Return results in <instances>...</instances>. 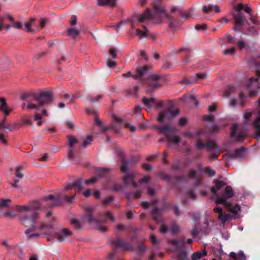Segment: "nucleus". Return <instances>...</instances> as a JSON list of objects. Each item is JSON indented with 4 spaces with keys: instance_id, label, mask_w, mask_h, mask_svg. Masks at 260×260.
<instances>
[{
    "instance_id": "nucleus-2",
    "label": "nucleus",
    "mask_w": 260,
    "mask_h": 260,
    "mask_svg": "<svg viewBox=\"0 0 260 260\" xmlns=\"http://www.w3.org/2000/svg\"><path fill=\"white\" fill-rule=\"evenodd\" d=\"M154 13L152 14L149 9H147L143 14L138 18L139 22L142 23L148 20H152L156 23H162L165 19L169 22L170 28H174L175 25L172 21L173 16L169 15L164 7L160 5H153L152 6Z\"/></svg>"
},
{
    "instance_id": "nucleus-28",
    "label": "nucleus",
    "mask_w": 260,
    "mask_h": 260,
    "mask_svg": "<svg viewBox=\"0 0 260 260\" xmlns=\"http://www.w3.org/2000/svg\"><path fill=\"white\" fill-rule=\"evenodd\" d=\"M143 30H141L139 28H138L136 29V35L137 36H140L141 38L148 37V35H149L148 29L145 26H143Z\"/></svg>"
},
{
    "instance_id": "nucleus-8",
    "label": "nucleus",
    "mask_w": 260,
    "mask_h": 260,
    "mask_svg": "<svg viewBox=\"0 0 260 260\" xmlns=\"http://www.w3.org/2000/svg\"><path fill=\"white\" fill-rule=\"evenodd\" d=\"M179 113L178 109L173 110L172 109H168L165 111L160 112L157 117V120L160 123H163L165 119H171L175 117Z\"/></svg>"
},
{
    "instance_id": "nucleus-22",
    "label": "nucleus",
    "mask_w": 260,
    "mask_h": 260,
    "mask_svg": "<svg viewBox=\"0 0 260 260\" xmlns=\"http://www.w3.org/2000/svg\"><path fill=\"white\" fill-rule=\"evenodd\" d=\"M149 68H151V67H149L147 66H144L143 67L138 68L137 69V74L133 75L132 77L134 79H137L142 77L147 72Z\"/></svg>"
},
{
    "instance_id": "nucleus-26",
    "label": "nucleus",
    "mask_w": 260,
    "mask_h": 260,
    "mask_svg": "<svg viewBox=\"0 0 260 260\" xmlns=\"http://www.w3.org/2000/svg\"><path fill=\"white\" fill-rule=\"evenodd\" d=\"M72 188H74L75 190L77 191V193H79V191L82 189L80 181H76L72 184L68 185L66 187V189H70Z\"/></svg>"
},
{
    "instance_id": "nucleus-12",
    "label": "nucleus",
    "mask_w": 260,
    "mask_h": 260,
    "mask_svg": "<svg viewBox=\"0 0 260 260\" xmlns=\"http://www.w3.org/2000/svg\"><path fill=\"white\" fill-rule=\"evenodd\" d=\"M162 77L161 76L156 74L150 75L148 78V80L153 82V83H149V86L154 87L157 88L162 86V84L160 83L159 82L161 80Z\"/></svg>"
},
{
    "instance_id": "nucleus-13",
    "label": "nucleus",
    "mask_w": 260,
    "mask_h": 260,
    "mask_svg": "<svg viewBox=\"0 0 260 260\" xmlns=\"http://www.w3.org/2000/svg\"><path fill=\"white\" fill-rule=\"evenodd\" d=\"M170 12L172 14L177 12L179 16L184 18L185 19H187L190 16L192 13V9L191 8L188 11H186L181 8L173 7L171 9Z\"/></svg>"
},
{
    "instance_id": "nucleus-56",
    "label": "nucleus",
    "mask_w": 260,
    "mask_h": 260,
    "mask_svg": "<svg viewBox=\"0 0 260 260\" xmlns=\"http://www.w3.org/2000/svg\"><path fill=\"white\" fill-rule=\"evenodd\" d=\"M187 123V119L185 118H181L179 120L178 123L180 125L183 126Z\"/></svg>"
},
{
    "instance_id": "nucleus-52",
    "label": "nucleus",
    "mask_w": 260,
    "mask_h": 260,
    "mask_svg": "<svg viewBox=\"0 0 260 260\" xmlns=\"http://www.w3.org/2000/svg\"><path fill=\"white\" fill-rule=\"evenodd\" d=\"M223 53L224 55L234 54L235 53V49L234 47L229 48L224 50Z\"/></svg>"
},
{
    "instance_id": "nucleus-59",
    "label": "nucleus",
    "mask_w": 260,
    "mask_h": 260,
    "mask_svg": "<svg viewBox=\"0 0 260 260\" xmlns=\"http://www.w3.org/2000/svg\"><path fill=\"white\" fill-rule=\"evenodd\" d=\"M38 22L39 23L40 27L43 28L46 25V20L44 18H41L38 21Z\"/></svg>"
},
{
    "instance_id": "nucleus-15",
    "label": "nucleus",
    "mask_w": 260,
    "mask_h": 260,
    "mask_svg": "<svg viewBox=\"0 0 260 260\" xmlns=\"http://www.w3.org/2000/svg\"><path fill=\"white\" fill-rule=\"evenodd\" d=\"M258 103L260 106V99H259ZM252 126L255 129L257 135L260 136V109L257 110V116L252 122Z\"/></svg>"
},
{
    "instance_id": "nucleus-9",
    "label": "nucleus",
    "mask_w": 260,
    "mask_h": 260,
    "mask_svg": "<svg viewBox=\"0 0 260 260\" xmlns=\"http://www.w3.org/2000/svg\"><path fill=\"white\" fill-rule=\"evenodd\" d=\"M38 218V214L35 213L30 216H24L20 218L19 220L26 227H35V225Z\"/></svg>"
},
{
    "instance_id": "nucleus-18",
    "label": "nucleus",
    "mask_w": 260,
    "mask_h": 260,
    "mask_svg": "<svg viewBox=\"0 0 260 260\" xmlns=\"http://www.w3.org/2000/svg\"><path fill=\"white\" fill-rule=\"evenodd\" d=\"M185 239H179L177 240H170L169 243L175 246L177 250L180 251L181 249L185 246Z\"/></svg>"
},
{
    "instance_id": "nucleus-41",
    "label": "nucleus",
    "mask_w": 260,
    "mask_h": 260,
    "mask_svg": "<svg viewBox=\"0 0 260 260\" xmlns=\"http://www.w3.org/2000/svg\"><path fill=\"white\" fill-rule=\"evenodd\" d=\"M245 151V148L241 147L235 150L234 156L235 157H241L243 156V153Z\"/></svg>"
},
{
    "instance_id": "nucleus-20",
    "label": "nucleus",
    "mask_w": 260,
    "mask_h": 260,
    "mask_svg": "<svg viewBox=\"0 0 260 260\" xmlns=\"http://www.w3.org/2000/svg\"><path fill=\"white\" fill-rule=\"evenodd\" d=\"M12 204V201L9 199L2 198L0 200V213L3 212L4 210L9 209Z\"/></svg>"
},
{
    "instance_id": "nucleus-49",
    "label": "nucleus",
    "mask_w": 260,
    "mask_h": 260,
    "mask_svg": "<svg viewBox=\"0 0 260 260\" xmlns=\"http://www.w3.org/2000/svg\"><path fill=\"white\" fill-rule=\"evenodd\" d=\"M22 169V167L20 166L16 168V176L19 178H22L23 176L22 173L20 172V171Z\"/></svg>"
},
{
    "instance_id": "nucleus-58",
    "label": "nucleus",
    "mask_w": 260,
    "mask_h": 260,
    "mask_svg": "<svg viewBox=\"0 0 260 260\" xmlns=\"http://www.w3.org/2000/svg\"><path fill=\"white\" fill-rule=\"evenodd\" d=\"M122 164L120 168L121 171L124 172L127 170V163L122 159Z\"/></svg>"
},
{
    "instance_id": "nucleus-35",
    "label": "nucleus",
    "mask_w": 260,
    "mask_h": 260,
    "mask_svg": "<svg viewBox=\"0 0 260 260\" xmlns=\"http://www.w3.org/2000/svg\"><path fill=\"white\" fill-rule=\"evenodd\" d=\"M142 102L145 106H148L151 104H154L155 100L154 98L147 99L144 97L143 98Z\"/></svg>"
},
{
    "instance_id": "nucleus-7",
    "label": "nucleus",
    "mask_w": 260,
    "mask_h": 260,
    "mask_svg": "<svg viewBox=\"0 0 260 260\" xmlns=\"http://www.w3.org/2000/svg\"><path fill=\"white\" fill-rule=\"evenodd\" d=\"M161 202L162 204L160 208L155 206L151 212L153 219L155 221H159V218L161 215L162 211H167L172 208V206L171 203L166 202L164 200Z\"/></svg>"
},
{
    "instance_id": "nucleus-44",
    "label": "nucleus",
    "mask_w": 260,
    "mask_h": 260,
    "mask_svg": "<svg viewBox=\"0 0 260 260\" xmlns=\"http://www.w3.org/2000/svg\"><path fill=\"white\" fill-rule=\"evenodd\" d=\"M239 128V126L237 124H234L231 128V136L234 137L235 136V134Z\"/></svg>"
},
{
    "instance_id": "nucleus-32",
    "label": "nucleus",
    "mask_w": 260,
    "mask_h": 260,
    "mask_svg": "<svg viewBox=\"0 0 260 260\" xmlns=\"http://www.w3.org/2000/svg\"><path fill=\"white\" fill-rule=\"evenodd\" d=\"M54 228V225L51 223H42L40 227L39 230H44L46 232H49L51 230Z\"/></svg>"
},
{
    "instance_id": "nucleus-24",
    "label": "nucleus",
    "mask_w": 260,
    "mask_h": 260,
    "mask_svg": "<svg viewBox=\"0 0 260 260\" xmlns=\"http://www.w3.org/2000/svg\"><path fill=\"white\" fill-rule=\"evenodd\" d=\"M214 211L215 213H217L219 214L218 218L220 219L222 222H225L230 217L229 214H226L224 215L223 214L222 209L220 207H217L214 209Z\"/></svg>"
},
{
    "instance_id": "nucleus-55",
    "label": "nucleus",
    "mask_w": 260,
    "mask_h": 260,
    "mask_svg": "<svg viewBox=\"0 0 260 260\" xmlns=\"http://www.w3.org/2000/svg\"><path fill=\"white\" fill-rule=\"evenodd\" d=\"M225 195H233V188L230 186H226L225 189Z\"/></svg>"
},
{
    "instance_id": "nucleus-36",
    "label": "nucleus",
    "mask_w": 260,
    "mask_h": 260,
    "mask_svg": "<svg viewBox=\"0 0 260 260\" xmlns=\"http://www.w3.org/2000/svg\"><path fill=\"white\" fill-rule=\"evenodd\" d=\"M168 141L174 144H178L180 142V138L177 136H167Z\"/></svg>"
},
{
    "instance_id": "nucleus-61",
    "label": "nucleus",
    "mask_w": 260,
    "mask_h": 260,
    "mask_svg": "<svg viewBox=\"0 0 260 260\" xmlns=\"http://www.w3.org/2000/svg\"><path fill=\"white\" fill-rule=\"evenodd\" d=\"M245 136L243 133L238 134L236 137L237 141H243L245 139Z\"/></svg>"
},
{
    "instance_id": "nucleus-45",
    "label": "nucleus",
    "mask_w": 260,
    "mask_h": 260,
    "mask_svg": "<svg viewBox=\"0 0 260 260\" xmlns=\"http://www.w3.org/2000/svg\"><path fill=\"white\" fill-rule=\"evenodd\" d=\"M249 81L250 84L248 85L249 87L251 86V84H254L258 89L260 88V86L257 81V79L251 78L249 80Z\"/></svg>"
},
{
    "instance_id": "nucleus-19",
    "label": "nucleus",
    "mask_w": 260,
    "mask_h": 260,
    "mask_svg": "<svg viewBox=\"0 0 260 260\" xmlns=\"http://www.w3.org/2000/svg\"><path fill=\"white\" fill-rule=\"evenodd\" d=\"M213 11L215 13H219L220 12L219 7L217 5H208L204 6L203 7V12L205 14H209Z\"/></svg>"
},
{
    "instance_id": "nucleus-50",
    "label": "nucleus",
    "mask_w": 260,
    "mask_h": 260,
    "mask_svg": "<svg viewBox=\"0 0 260 260\" xmlns=\"http://www.w3.org/2000/svg\"><path fill=\"white\" fill-rule=\"evenodd\" d=\"M17 215V214L13 213L10 211H7L3 213V216L4 217H10V218H14Z\"/></svg>"
},
{
    "instance_id": "nucleus-30",
    "label": "nucleus",
    "mask_w": 260,
    "mask_h": 260,
    "mask_svg": "<svg viewBox=\"0 0 260 260\" xmlns=\"http://www.w3.org/2000/svg\"><path fill=\"white\" fill-rule=\"evenodd\" d=\"M207 254V251L205 249H204L203 251H198L194 252L191 256V259L192 260H198L204 256L206 255Z\"/></svg>"
},
{
    "instance_id": "nucleus-46",
    "label": "nucleus",
    "mask_w": 260,
    "mask_h": 260,
    "mask_svg": "<svg viewBox=\"0 0 260 260\" xmlns=\"http://www.w3.org/2000/svg\"><path fill=\"white\" fill-rule=\"evenodd\" d=\"M109 54L113 58H116L117 57V50L114 48H110L109 50Z\"/></svg>"
},
{
    "instance_id": "nucleus-29",
    "label": "nucleus",
    "mask_w": 260,
    "mask_h": 260,
    "mask_svg": "<svg viewBox=\"0 0 260 260\" xmlns=\"http://www.w3.org/2000/svg\"><path fill=\"white\" fill-rule=\"evenodd\" d=\"M67 34L73 39H75L80 33V31L74 28H68L67 30Z\"/></svg>"
},
{
    "instance_id": "nucleus-4",
    "label": "nucleus",
    "mask_w": 260,
    "mask_h": 260,
    "mask_svg": "<svg viewBox=\"0 0 260 260\" xmlns=\"http://www.w3.org/2000/svg\"><path fill=\"white\" fill-rule=\"evenodd\" d=\"M21 126V124L16 123L7 125L6 118H5L0 124V143L5 146L8 144V133L6 129H9L11 131L15 129H19Z\"/></svg>"
},
{
    "instance_id": "nucleus-16",
    "label": "nucleus",
    "mask_w": 260,
    "mask_h": 260,
    "mask_svg": "<svg viewBox=\"0 0 260 260\" xmlns=\"http://www.w3.org/2000/svg\"><path fill=\"white\" fill-rule=\"evenodd\" d=\"M215 186L211 188V192L213 194H216L217 191L220 190L222 187L226 185V182L223 180L219 179H215L214 180Z\"/></svg>"
},
{
    "instance_id": "nucleus-5",
    "label": "nucleus",
    "mask_w": 260,
    "mask_h": 260,
    "mask_svg": "<svg viewBox=\"0 0 260 260\" xmlns=\"http://www.w3.org/2000/svg\"><path fill=\"white\" fill-rule=\"evenodd\" d=\"M214 197L215 196H213ZM216 199H212V200H215L216 204L223 205L231 213L237 214L238 211H240L241 207L238 204H233L228 202L227 200L232 196H216Z\"/></svg>"
},
{
    "instance_id": "nucleus-37",
    "label": "nucleus",
    "mask_w": 260,
    "mask_h": 260,
    "mask_svg": "<svg viewBox=\"0 0 260 260\" xmlns=\"http://www.w3.org/2000/svg\"><path fill=\"white\" fill-rule=\"evenodd\" d=\"M158 201L156 200L151 201L150 202L145 201V202H143L142 203V205L143 208L147 209L150 207V204H153V205L156 204H158Z\"/></svg>"
},
{
    "instance_id": "nucleus-40",
    "label": "nucleus",
    "mask_w": 260,
    "mask_h": 260,
    "mask_svg": "<svg viewBox=\"0 0 260 260\" xmlns=\"http://www.w3.org/2000/svg\"><path fill=\"white\" fill-rule=\"evenodd\" d=\"M187 253L185 251H179L177 260H187Z\"/></svg>"
},
{
    "instance_id": "nucleus-51",
    "label": "nucleus",
    "mask_w": 260,
    "mask_h": 260,
    "mask_svg": "<svg viewBox=\"0 0 260 260\" xmlns=\"http://www.w3.org/2000/svg\"><path fill=\"white\" fill-rule=\"evenodd\" d=\"M102 216L104 217L109 218L112 221H114V217L113 216L112 212L110 211H108L106 213L102 214Z\"/></svg>"
},
{
    "instance_id": "nucleus-25",
    "label": "nucleus",
    "mask_w": 260,
    "mask_h": 260,
    "mask_svg": "<svg viewBox=\"0 0 260 260\" xmlns=\"http://www.w3.org/2000/svg\"><path fill=\"white\" fill-rule=\"evenodd\" d=\"M234 19L236 25H242L246 21L245 17L240 14L234 15Z\"/></svg>"
},
{
    "instance_id": "nucleus-34",
    "label": "nucleus",
    "mask_w": 260,
    "mask_h": 260,
    "mask_svg": "<svg viewBox=\"0 0 260 260\" xmlns=\"http://www.w3.org/2000/svg\"><path fill=\"white\" fill-rule=\"evenodd\" d=\"M200 170L203 171L204 173L207 174L210 176H213L215 175V171L212 169L210 167H205L203 169H199Z\"/></svg>"
},
{
    "instance_id": "nucleus-27",
    "label": "nucleus",
    "mask_w": 260,
    "mask_h": 260,
    "mask_svg": "<svg viewBox=\"0 0 260 260\" xmlns=\"http://www.w3.org/2000/svg\"><path fill=\"white\" fill-rule=\"evenodd\" d=\"M116 0H98L97 4L99 6H109L110 7H115L116 6Z\"/></svg>"
},
{
    "instance_id": "nucleus-47",
    "label": "nucleus",
    "mask_w": 260,
    "mask_h": 260,
    "mask_svg": "<svg viewBox=\"0 0 260 260\" xmlns=\"http://www.w3.org/2000/svg\"><path fill=\"white\" fill-rule=\"evenodd\" d=\"M203 120L207 121H214L215 117L213 115H204L202 117Z\"/></svg>"
},
{
    "instance_id": "nucleus-54",
    "label": "nucleus",
    "mask_w": 260,
    "mask_h": 260,
    "mask_svg": "<svg viewBox=\"0 0 260 260\" xmlns=\"http://www.w3.org/2000/svg\"><path fill=\"white\" fill-rule=\"evenodd\" d=\"M179 226L176 224H174L172 225L170 228V231L171 233H173V234H176L179 231Z\"/></svg>"
},
{
    "instance_id": "nucleus-23",
    "label": "nucleus",
    "mask_w": 260,
    "mask_h": 260,
    "mask_svg": "<svg viewBox=\"0 0 260 260\" xmlns=\"http://www.w3.org/2000/svg\"><path fill=\"white\" fill-rule=\"evenodd\" d=\"M0 110L3 111L6 116H8L11 112V109L7 105L6 99L3 98L0 99Z\"/></svg>"
},
{
    "instance_id": "nucleus-57",
    "label": "nucleus",
    "mask_w": 260,
    "mask_h": 260,
    "mask_svg": "<svg viewBox=\"0 0 260 260\" xmlns=\"http://www.w3.org/2000/svg\"><path fill=\"white\" fill-rule=\"evenodd\" d=\"M150 180V177L149 176H145L141 180L140 182L143 183H147Z\"/></svg>"
},
{
    "instance_id": "nucleus-42",
    "label": "nucleus",
    "mask_w": 260,
    "mask_h": 260,
    "mask_svg": "<svg viewBox=\"0 0 260 260\" xmlns=\"http://www.w3.org/2000/svg\"><path fill=\"white\" fill-rule=\"evenodd\" d=\"M71 223L73 225L76 229H79L81 227V222L77 220L76 219L73 218L71 219Z\"/></svg>"
},
{
    "instance_id": "nucleus-10",
    "label": "nucleus",
    "mask_w": 260,
    "mask_h": 260,
    "mask_svg": "<svg viewBox=\"0 0 260 260\" xmlns=\"http://www.w3.org/2000/svg\"><path fill=\"white\" fill-rule=\"evenodd\" d=\"M95 208L92 207H86L85 208L86 214L84 216V220H87L89 223H100L105 222V220L102 219L97 218L92 215Z\"/></svg>"
},
{
    "instance_id": "nucleus-64",
    "label": "nucleus",
    "mask_w": 260,
    "mask_h": 260,
    "mask_svg": "<svg viewBox=\"0 0 260 260\" xmlns=\"http://www.w3.org/2000/svg\"><path fill=\"white\" fill-rule=\"evenodd\" d=\"M155 107L160 108L164 105V102L162 100H159L157 102H155Z\"/></svg>"
},
{
    "instance_id": "nucleus-6",
    "label": "nucleus",
    "mask_w": 260,
    "mask_h": 260,
    "mask_svg": "<svg viewBox=\"0 0 260 260\" xmlns=\"http://www.w3.org/2000/svg\"><path fill=\"white\" fill-rule=\"evenodd\" d=\"M234 10L237 12L243 10L245 13L249 14V19L252 23L256 25L259 24V20L258 19L257 15L252 13V10L248 5L239 3L234 7Z\"/></svg>"
},
{
    "instance_id": "nucleus-62",
    "label": "nucleus",
    "mask_w": 260,
    "mask_h": 260,
    "mask_svg": "<svg viewBox=\"0 0 260 260\" xmlns=\"http://www.w3.org/2000/svg\"><path fill=\"white\" fill-rule=\"evenodd\" d=\"M219 154L220 152L212 154L209 156V159L210 160V161H212L214 159H217Z\"/></svg>"
},
{
    "instance_id": "nucleus-60",
    "label": "nucleus",
    "mask_w": 260,
    "mask_h": 260,
    "mask_svg": "<svg viewBox=\"0 0 260 260\" xmlns=\"http://www.w3.org/2000/svg\"><path fill=\"white\" fill-rule=\"evenodd\" d=\"M107 66L109 68L115 67L117 66V63L114 60H108L107 61Z\"/></svg>"
},
{
    "instance_id": "nucleus-38",
    "label": "nucleus",
    "mask_w": 260,
    "mask_h": 260,
    "mask_svg": "<svg viewBox=\"0 0 260 260\" xmlns=\"http://www.w3.org/2000/svg\"><path fill=\"white\" fill-rule=\"evenodd\" d=\"M205 147L208 150H213L216 147V144L214 142L209 141L206 144Z\"/></svg>"
},
{
    "instance_id": "nucleus-17",
    "label": "nucleus",
    "mask_w": 260,
    "mask_h": 260,
    "mask_svg": "<svg viewBox=\"0 0 260 260\" xmlns=\"http://www.w3.org/2000/svg\"><path fill=\"white\" fill-rule=\"evenodd\" d=\"M111 244L117 247H122L126 250H132L133 248L131 245L125 244L120 239H117L116 240H112Z\"/></svg>"
},
{
    "instance_id": "nucleus-14",
    "label": "nucleus",
    "mask_w": 260,
    "mask_h": 260,
    "mask_svg": "<svg viewBox=\"0 0 260 260\" xmlns=\"http://www.w3.org/2000/svg\"><path fill=\"white\" fill-rule=\"evenodd\" d=\"M38 22L35 19L30 18L28 22H26L24 26L27 29L28 32H35L38 30Z\"/></svg>"
},
{
    "instance_id": "nucleus-53",
    "label": "nucleus",
    "mask_w": 260,
    "mask_h": 260,
    "mask_svg": "<svg viewBox=\"0 0 260 260\" xmlns=\"http://www.w3.org/2000/svg\"><path fill=\"white\" fill-rule=\"evenodd\" d=\"M92 141V136H88L87 139L83 141V147H86Z\"/></svg>"
},
{
    "instance_id": "nucleus-39",
    "label": "nucleus",
    "mask_w": 260,
    "mask_h": 260,
    "mask_svg": "<svg viewBox=\"0 0 260 260\" xmlns=\"http://www.w3.org/2000/svg\"><path fill=\"white\" fill-rule=\"evenodd\" d=\"M197 196H183V198L182 199L183 204L186 205L189 203L188 201L192 200L194 201L196 200Z\"/></svg>"
},
{
    "instance_id": "nucleus-48",
    "label": "nucleus",
    "mask_w": 260,
    "mask_h": 260,
    "mask_svg": "<svg viewBox=\"0 0 260 260\" xmlns=\"http://www.w3.org/2000/svg\"><path fill=\"white\" fill-rule=\"evenodd\" d=\"M114 201L112 196H109L108 198L104 200L102 202L103 205L106 206L112 203Z\"/></svg>"
},
{
    "instance_id": "nucleus-1",
    "label": "nucleus",
    "mask_w": 260,
    "mask_h": 260,
    "mask_svg": "<svg viewBox=\"0 0 260 260\" xmlns=\"http://www.w3.org/2000/svg\"><path fill=\"white\" fill-rule=\"evenodd\" d=\"M74 196H47L41 201H33L28 205H16L14 210L19 213L26 212L32 210H42L43 208H50L61 205L66 203L74 202Z\"/></svg>"
},
{
    "instance_id": "nucleus-31",
    "label": "nucleus",
    "mask_w": 260,
    "mask_h": 260,
    "mask_svg": "<svg viewBox=\"0 0 260 260\" xmlns=\"http://www.w3.org/2000/svg\"><path fill=\"white\" fill-rule=\"evenodd\" d=\"M67 139L69 142L70 148H73L74 145L78 143V139L74 136L72 135L67 136Z\"/></svg>"
},
{
    "instance_id": "nucleus-33",
    "label": "nucleus",
    "mask_w": 260,
    "mask_h": 260,
    "mask_svg": "<svg viewBox=\"0 0 260 260\" xmlns=\"http://www.w3.org/2000/svg\"><path fill=\"white\" fill-rule=\"evenodd\" d=\"M38 107H40L38 104L36 105L35 104L29 103L27 105L23 103L22 106V109L24 110H27L28 109H37Z\"/></svg>"
},
{
    "instance_id": "nucleus-21",
    "label": "nucleus",
    "mask_w": 260,
    "mask_h": 260,
    "mask_svg": "<svg viewBox=\"0 0 260 260\" xmlns=\"http://www.w3.org/2000/svg\"><path fill=\"white\" fill-rule=\"evenodd\" d=\"M135 175L133 174L125 175L123 180L126 185H131L133 186L137 187V183L134 180Z\"/></svg>"
},
{
    "instance_id": "nucleus-63",
    "label": "nucleus",
    "mask_w": 260,
    "mask_h": 260,
    "mask_svg": "<svg viewBox=\"0 0 260 260\" xmlns=\"http://www.w3.org/2000/svg\"><path fill=\"white\" fill-rule=\"evenodd\" d=\"M191 234L192 237L195 238L198 236L199 234V231L196 228H194L191 230Z\"/></svg>"
},
{
    "instance_id": "nucleus-11",
    "label": "nucleus",
    "mask_w": 260,
    "mask_h": 260,
    "mask_svg": "<svg viewBox=\"0 0 260 260\" xmlns=\"http://www.w3.org/2000/svg\"><path fill=\"white\" fill-rule=\"evenodd\" d=\"M73 235V233L68 229H63L59 232L54 234L55 237L56 238L59 242H62L64 239Z\"/></svg>"
},
{
    "instance_id": "nucleus-43",
    "label": "nucleus",
    "mask_w": 260,
    "mask_h": 260,
    "mask_svg": "<svg viewBox=\"0 0 260 260\" xmlns=\"http://www.w3.org/2000/svg\"><path fill=\"white\" fill-rule=\"evenodd\" d=\"M235 91V88L234 87H229L228 89L225 90L223 92V96L228 97L232 92Z\"/></svg>"
},
{
    "instance_id": "nucleus-3",
    "label": "nucleus",
    "mask_w": 260,
    "mask_h": 260,
    "mask_svg": "<svg viewBox=\"0 0 260 260\" xmlns=\"http://www.w3.org/2000/svg\"><path fill=\"white\" fill-rule=\"evenodd\" d=\"M53 99V91L52 89L46 88L40 90L38 93L34 94V100L40 107L50 103Z\"/></svg>"
}]
</instances>
